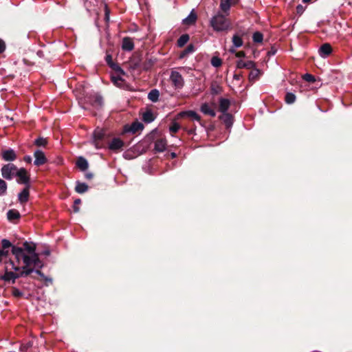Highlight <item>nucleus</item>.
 Returning <instances> with one entry per match:
<instances>
[{
  "instance_id": "nucleus-41",
  "label": "nucleus",
  "mask_w": 352,
  "mask_h": 352,
  "mask_svg": "<svg viewBox=\"0 0 352 352\" xmlns=\"http://www.w3.org/2000/svg\"><path fill=\"white\" fill-rule=\"evenodd\" d=\"M47 143V140L43 138H38L34 142L35 145L37 146H45Z\"/></svg>"
},
{
  "instance_id": "nucleus-45",
  "label": "nucleus",
  "mask_w": 352,
  "mask_h": 352,
  "mask_svg": "<svg viewBox=\"0 0 352 352\" xmlns=\"http://www.w3.org/2000/svg\"><path fill=\"white\" fill-rule=\"evenodd\" d=\"M12 294L16 298H21L23 295V292L16 287L12 288Z\"/></svg>"
},
{
  "instance_id": "nucleus-59",
  "label": "nucleus",
  "mask_w": 352,
  "mask_h": 352,
  "mask_svg": "<svg viewBox=\"0 0 352 352\" xmlns=\"http://www.w3.org/2000/svg\"><path fill=\"white\" fill-rule=\"evenodd\" d=\"M45 254L46 255H49L50 254V251L47 250L45 252Z\"/></svg>"
},
{
  "instance_id": "nucleus-38",
  "label": "nucleus",
  "mask_w": 352,
  "mask_h": 352,
  "mask_svg": "<svg viewBox=\"0 0 352 352\" xmlns=\"http://www.w3.org/2000/svg\"><path fill=\"white\" fill-rule=\"evenodd\" d=\"M32 342H28L26 343L21 344L20 346V351L21 352H28V350L32 348Z\"/></svg>"
},
{
  "instance_id": "nucleus-3",
  "label": "nucleus",
  "mask_w": 352,
  "mask_h": 352,
  "mask_svg": "<svg viewBox=\"0 0 352 352\" xmlns=\"http://www.w3.org/2000/svg\"><path fill=\"white\" fill-rule=\"evenodd\" d=\"M23 262L24 263L23 269L42 268L43 267L38 254H27L25 253Z\"/></svg>"
},
{
  "instance_id": "nucleus-29",
  "label": "nucleus",
  "mask_w": 352,
  "mask_h": 352,
  "mask_svg": "<svg viewBox=\"0 0 352 352\" xmlns=\"http://www.w3.org/2000/svg\"><path fill=\"white\" fill-rule=\"evenodd\" d=\"M88 190V186L85 183L77 182L76 186L75 187V190L78 193H84Z\"/></svg>"
},
{
  "instance_id": "nucleus-10",
  "label": "nucleus",
  "mask_w": 352,
  "mask_h": 352,
  "mask_svg": "<svg viewBox=\"0 0 352 352\" xmlns=\"http://www.w3.org/2000/svg\"><path fill=\"white\" fill-rule=\"evenodd\" d=\"M0 155L2 159L7 162H12L16 159V154L12 148L3 149Z\"/></svg>"
},
{
  "instance_id": "nucleus-11",
  "label": "nucleus",
  "mask_w": 352,
  "mask_h": 352,
  "mask_svg": "<svg viewBox=\"0 0 352 352\" xmlns=\"http://www.w3.org/2000/svg\"><path fill=\"white\" fill-rule=\"evenodd\" d=\"M34 156L35 157L34 164L36 166H42L47 162L45 153L41 150H36L34 153Z\"/></svg>"
},
{
  "instance_id": "nucleus-44",
  "label": "nucleus",
  "mask_w": 352,
  "mask_h": 352,
  "mask_svg": "<svg viewBox=\"0 0 352 352\" xmlns=\"http://www.w3.org/2000/svg\"><path fill=\"white\" fill-rule=\"evenodd\" d=\"M211 64L212 66L218 67L221 65L222 61L219 58L214 56L212 58Z\"/></svg>"
},
{
  "instance_id": "nucleus-57",
  "label": "nucleus",
  "mask_w": 352,
  "mask_h": 352,
  "mask_svg": "<svg viewBox=\"0 0 352 352\" xmlns=\"http://www.w3.org/2000/svg\"><path fill=\"white\" fill-rule=\"evenodd\" d=\"M201 110H202V111H204V110H208V106L205 104L202 105Z\"/></svg>"
},
{
  "instance_id": "nucleus-33",
  "label": "nucleus",
  "mask_w": 352,
  "mask_h": 352,
  "mask_svg": "<svg viewBox=\"0 0 352 352\" xmlns=\"http://www.w3.org/2000/svg\"><path fill=\"white\" fill-rule=\"evenodd\" d=\"M219 102L221 110H227L229 107H230V102L228 99L221 98Z\"/></svg>"
},
{
  "instance_id": "nucleus-7",
  "label": "nucleus",
  "mask_w": 352,
  "mask_h": 352,
  "mask_svg": "<svg viewBox=\"0 0 352 352\" xmlns=\"http://www.w3.org/2000/svg\"><path fill=\"white\" fill-rule=\"evenodd\" d=\"M16 182L19 184H24L25 186H30V175L24 168H17L16 173Z\"/></svg>"
},
{
  "instance_id": "nucleus-60",
  "label": "nucleus",
  "mask_w": 352,
  "mask_h": 352,
  "mask_svg": "<svg viewBox=\"0 0 352 352\" xmlns=\"http://www.w3.org/2000/svg\"><path fill=\"white\" fill-rule=\"evenodd\" d=\"M234 77L236 79H238V80L239 79V75H235Z\"/></svg>"
},
{
  "instance_id": "nucleus-49",
  "label": "nucleus",
  "mask_w": 352,
  "mask_h": 352,
  "mask_svg": "<svg viewBox=\"0 0 352 352\" xmlns=\"http://www.w3.org/2000/svg\"><path fill=\"white\" fill-rule=\"evenodd\" d=\"M303 79L305 80L307 82H315L316 79L314 76L309 74H306L303 76Z\"/></svg>"
},
{
  "instance_id": "nucleus-61",
  "label": "nucleus",
  "mask_w": 352,
  "mask_h": 352,
  "mask_svg": "<svg viewBox=\"0 0 352 352\" xmlns=\"http://www.w3.org/2000/svg\"><path fill=\"white\" fill-rule=\"evenodd\" d=\"M311 0H302L303 2L305 3H307V2H309Z\"/></svg>"
},
{
  "instance_id": "nucleus-58",
  "label": "nucleus",
  "mask_w": 352,
  "mask_h": 352,
  "mask_svg": "<svg viewBox=\"0 0 352 352\" xmlns=\"http://www.w3.org/2000/svg\"><path fill=\"white\" fill-rule=\"evenodd\" d=\"M171 157H172V158H175V157H176V154H175V153H171Z\"/></svg>"
},
{
  "instance_id": "nucleus-46",
  "label": "nucleus",
  "mask_w": 352,
  "mask_h": 352,
  "mask_svg": "<svg viewBox=\"0 0 352 352\" xmlns=\"http://www.w3.org/2000/svg\"><path fill=\"white\" fill-rule=\"evenodd\" d=\"M112 68L118 73V75H125L124 70L118 65H113Z\"/></svg>"
},
{
  "instance_id": "nucleus-35",
  "label": "nucleus",
  "mask_w": 352,
  "mask_h": 352,
  "mask_svg": "<svg viewBox=\"0 0 352 352\" xmlns=\"http://www.w3.org/2000/svg\"><path fill=\"white\" fill-rule=\"evenodd\" d=\"M159 91L156 89L152 90L148 95V98L153 102H156L159 98Z\"/></svg>"
},
{
  "instance_id": "nucleus-18",
  "label": "nucleus",
  "mask_w": 352,
  "mask_h": 352,
  "mask_svg": "<svg viewBox=\"0 0 352 352\" xmlns=\"http://www.w3.org/2000/svg\"><path fill=\"white\" fill-rule=\"evenodd\" d=\"M238 0H221L220 8L221 10L228 14V11L232 5H234L237 3Z\"/></svg>"
},
{
  "instance_id": "nucleus-56",
  "label": "nucleus",
  "mask_w": 352,
  "mask_h": 352,
  "mask_svg": "<svg viewBox=\"0 0 352 352\" xmlns=\"http://www.w3.org/2000/svg\"><path fill=\"white\" fill-rule=\"evenodd\" d=\"M3 253H4V257L6 258L8 256L9 254H10V249H6L3 250Z\"/></svg>"
},
{
  "instance_id": "nucleus-30",
  "label": "nucleus",
  "mask_w": 352,
  "mask_h": 352,
  "mask_svg": "<svg viewBox=\"0 0 352 352\" xmlns=\"http://www.w3.org/2000/svg\"><path fill=\"white\" fill-rule=\"evenodd\" d=\"M14 272H9L8 271V267H6V272L4 275L1 276V279H3L5 281H10V280H14Z\"/></svg>"
},
{
  "instance_id": "nucleus-34",
  "label": "nucleus",
  "mask_w": 352,
  "mask_h": 352,
  "mask_svg": "<svg viewBox=\"0 0 352 352\" xmlns=\"http://www.w3.org/2000/svg\"><path fill=\"white\" fill-rule=\"evenodd\" d=\"M7 188V183L0 178V197L6 194Z\"/></svg>"
},
{
  "instance_id": "nucleus-17",
  "label": "nucleus",
  "mask_w": 352,
  "mask_h": 352,
  "mask_svg": "<svg viewBox=\"0 0 352 352\" xmlns=\"http://www.w3.org/2000/svg\"><path fill=\"white\" fill-rule=\"evenodd\" d=\"M166 148V140L165 138H157L155 140L154 150L155 152H163L165 151Z\"/></svg>"
},
{
  "instance_id": "nucleus-31",
  "label": "nucleus",
  "mask_w": 352,
  "mask_h": 352,
  "mask_svg": "<svg viewBox=\"0 0 352 352\" xmlns=\"http://www.w3.org/2000/svg\"><path fill=\"white\" fill-rule=\"evenodd\" d=\"M189 40V36L188 34L182 35L177 41V45L179 47H183Z\"/></svg>"
},
{
  "instance_id": "nucleus-16",
  "label": "nucleus",
  "mask_w": 352,
  "mask_h": 352,
  "mask_svg": "<svg viewBox=\"0 0 352 352\" xmlns=\"http://www.w3.org/2000/svg\"><path fill=\"white\" fill-rule=\"evenodd\" d=\"M124 145V142L118 138H114L109 144V148L111 151L121 149Z\"/></svg>"
},
{
  "instance_id": "nucleus-50",
  "label": "nucleus",
  "mask_w": 352,
  "mask_h": 352,
  "mask_svg": "<svg viewBox=\"0 0 352 352\" xmlns=\"http://www.w3.org/2000/svg\"><path fill=\"white\" fill-rule=\"evenodd\" d=\"M122 75H118V76H112V80L114 82L115 84H117L118 85H120L121 83L120 82L122 81L121 78Z\"/></svg>"
},
{
  "instance_id": "nucleus-20",
  "label": "nucleus",
  "mask_w": 352,
  "mask_h": 352,
  "mask_svg": "<svg viewBox=\"0 0 352 352\" xmlns=\"http://www.w3.org/2000/svg\"><path fill=\"white\" fill-rule=\"evenodd\" d=\"M332 48L330 44L324 43L319 49V54L322 57H327L331 54Z\"/></svg>"
},
{
  "instance_id": "nucleus-64",
  "label": "nucleus",
  "mask_w": 352,
  "mask_h": 352,
  "mask_svg": "<svg viewBox=\"0 0 352 352\" xmlns=\"http://www.w3.org/2000/svg\"><path fill=\"white\" fill-rule=\"evenodd\" d=\"M188 133H189L190 134H192V133H193V131H192V130H190V131H188Z\"/></svg>"
},
{
  "instance_id": "nucleus-9",
  "label": "nucleus",
  "mask_w": 352,
  "mask_h": 352,
  "mask_svg": "<svg viewBox=\"0 0 352 352\" xmlns=\"http://www.w3.org/2000/svg\"><path fill=\"white\" fill-rule=\"evenodd\" d=\"M144 129V124L138 121L133 122L131 125L125 124L123 127L122 133H131L135 134L139 131H142Z\"/></svg>"
},
{
  "instance_id": "nucleus-15",
  "label": "nucleus",
  "mask_w": 352,
  "mask_h": 352,
  "mask_svg": "<svg viewBox=\"0 0 352 352\" xmlns=\"http://www.w3.org/2000/svg\"><path fill=\"white\" fill-rule=\"evenodd\" d=\"M30 186H25L21 192L18 195V199L21 204H26L30 197Z\"/></svg>"
},
{
  "instance_id": "nucleus-5",
  "label": "nucleus",
  "mask_w": 352,
  "mask_h": 352,
  "mask_svg": "<svg viewBox=\"0 0 352 352\" xmlns=\"http://www.w3.org/2000/svg\"><path fill=\"white\" fill-rule=\"evenodd\" d=\"M8 263L11 266V269L15 271L12 283H14L16 278L19 277H26L34 272V269H23V267H20L19 266L16 265L14 262L11 259L9 260Z\"/></svg>"
},
{
  "instance_id": "nucleus-13",
  "label": "nucleus",
  "mask_w": 352,
  "mask_h": 352,
  "mask_svg": "<svg viewBox=\"0 0 352 352\" xmlns=\"http://www.w3.org/2000/svg\"><path fill=\"white\" fill-rule=\"evenodd\" d=\"M170 80L174 85L181 88L184 85V79L182 75L177 72H173L170 75Z\"/></svg>"
},
{
  "instance_id": "nucleus-39",
  "label": "nucleus",
  "mask_w": 352,
  "mask_h": 352,
  "mask_svg": "<svg viewBox=\"0 0 352 352\" xmlns=\"http://www.w3.org/2000/svg\"><path fill=\"white\" fill-rule=\"evenodd\" d=\"M158 135L157 129L153 130L148 135L146 136V139L148 141H154Z\"/></svg>"
},
{
  "instance_id": "nucleus-55",
  "label": "nucleus",
  "mask_w": 352,
  "mask_h": 352,
  "mask_svg": "<svg viewBox=\"0 0 352 352\" xmlns=\"http://www.w3.org/2000/svg\"><path fill=\"white\" fill-rule=\"evenodd\" d=\"M236 56L237 57H244L245 56V52L243 51H240L236 53Z\"/></svg>"
},
{
  "instance_id": "nucleus-8",
  "label": "nucleus",
  "mask_w": 352,
  "mask_h": 352,
  "mask_svg": "<svg viewBox=\"0 0 352 352\" xmlns=\"http://www.w3.org/2000/svg\"><path fill=\"white\" fill-rule=\"evenodd\" d=\"M221 114L218 116L219 120L225 125L227 129H230L232 126L234 118L228 111H219Z\"/></svg>"
},
{
  "instance_id": "nucleus-48",
  "label": "nucleus",
  "mask_w": 352,
  "mask_h": 352,
  "mask_svg": "<svg viewBox=\"0 0 352 352\" xmlns=\"http://www.w3.org/2000/svg\"><path fill=\"white\" fill-rule=\"evenodd\" d=\"M81 200L80 199H76L74 202V206L73 210L74 212H78L80 210V208L78 207V205L80 204Z\"/></svg>"
},
{
  "instance_id": "nucleus-62",
  "label": "nucleus",
  "mask_w": 352,
  "mask_h": 352,
  "mask_svg": "<svg viewBox=\"0 0 352 352\" xmlns=\"http://www.w3.org/2000/svg\"><path fill=\"white\" fill-rule=\"evenodd\" d=\"M301 8H302V6H298L297 7V9L299 10H301Z\"/></svg>"
},
{
  "instance_id": "nucleus-52",
  "label": "nucleus",
  "mask_w": 352,
  "mask_h": 352,
  "mask_svg": "<svg viewBox=\"0 0 352 352\" xmlns=\"http://www.w3.org/2000/svg\"><path fill=\"white\" fill-rule=\"evenodd\" d=\"M205 114L210 116L212 118L216 116V111H203Z\"/></svg>"
},
{
  "instance_id": "nucleus-24",
  "label": "nucleus",
  "mask_w": 352,
  "mask_h": 352,
  "mask_svg": "<svg viewBox=\"0 0 352 352\" xmlns=\"http://www.w3.org/2000/svg\"><path fill=\"white\" fill-rule=\"evenodd\" d=\"M76 166L82 171L86 170L89 167L87 160L83 157H79L76 161Z\"/></svg>"
},
{
  "instance_id": "nucleus-1",
  "label": "nucleus",
  "mask_w": 352,
  "mask_h": 352,
  "mask_svg": "<svg viewBox=\"0 0 352 352\" xmlns=\"http://www.w3.org/2000/svg\"><path fill=\"white\" fill-rule=\"evenodd\" d=\"M109 135L104 129L97 127L92 133L91 144L96 148H104L109 143Z\"/></svg>"
},
{
  "instance_id": "nucleus-26",
  "label": "nucleus",
  "mask_w": 352,
  "mask_h": 352,
  "mask_svg": "<svg viewBox=\"0 0 352 352\" xmlns=\"http://www.w3.org/2000/svg\"><path fill=\"white\" fill-rule=\"evenodd\" d=\"M7 217L10 221H14L19 219L21 217V214L17 210L11 209L8 211Z\"/></svg>"
},
{
  "instance_id": "nucleus-2",
  "label": "nucleus",
  "mask_w": 352,
  "mask_h": 352,
  "mask_svg": "<svg viewBox=\"0 0 352 352\" xmlns=\"http://www.w3.org/2000/svg\"><path fill=\"white\" fill-rule=\"evenodd\" d=\"M210 25L215 31H226L231 27V23L225 15L222 14H217L214 16L210 20Z\"/></svg>"
},
{
  "instance_id": "nucleus-12",
  "label": "nucleus",
  "mask_w": 352,
  "mask_h": 352,
  "mask_svg": "<svg viewBox=\"0 0 352 352\" xmlns=\"http://www.w3.org/2000/svg\"><path fill=\"white\" fill-rule=\"evenodd\" d=\"M179 116H184V120L188 118L192 120H196L199 122L201 125H203L201 117L196 111H180Z\"/></svg>"
},
{
  "instance_id": "nucleus-25",
  "label": "nucleus",
  "mask_w": 352,
  "mask_h": 352,
  "mask_svg": "<svg viewBox=\"0 0 352 352\" xmlns=\"http://www.w3.org/2000/svg\"><path fill=\"white\" fill-rule=\"evenodd\" d=\"M157 117V114L154 113L153 111H144L142 114V120L146 123H151Z\"/></svg>"
},
{
  "instance_id": "nucleus-4",
  "label": "nucleus",
  "mask_w": 352,
  "mask_h": 352,
  "mask_svg": "<svg viewBox=\"0 0 352 352\" xmlns=\"http://www.w3.org/2000/svg\"><path fill=\"white\" fill-rule=\"evenodd\" d=\"M184 116H179V113L177 114L173 119H171L168 129L172 136H174V135L177 133L182 128H183L184 130H186V129L184 126Z\"/></svg>"
},
{
  "instance_id": "nucleus-40",
  "label": "nucleus",
  "mask_w": 352,
  "mask_h": 352,
  "mask_svg": "<svg viewBox=\"0 0 352 352\" xmlns=\"http://www.w3.org/2000/svg\"><path fill=\"white\" fill-rule=\"evenodd\" d=\"M41 268H38L37 270H34V272L38 274L40 277H41V280H44L45 281H50V282H52V278H50L48 277H47L41 270H40Z\"/></svg>"
},
{
  "instance_id": "nucleus-54",
  "label": "nucleus",
  "mask_w": 352,
  "mask_h": 352,
  "mask_svg": "<svg viewBox=\"0 0 352 352\" xmlns=\"http://www.w3.org/2000/svg\"><path fill=\"white\" fill-rule=\"evenodd\" d=\"M94 177V175L91 173H87L85 174V178L87 179H91Z\"/></svg>"
},
{
  "instance_id": "nucleus-63",
  "label": "nucleus",
  "mask_w": 352,
  "mask_h": 352,
  "mask_svg": "<svg viewBox=\"0 0 352 352\" xmlns=\"http://www.w3.org/2000/svg\"><path fill=\"white\" fill-rule=\"evenodd\" d=\"M301 8H302V6H298L297 7V9L299 10H301Z\"/></svg>"
},
{
  "instance_id": "nucleus-36",
  "label": "nucleus",
  "mask_w": 352,
  "mask_h": 352,
  "mask_svg": "<svg viewBox=\"0 0 352 352\" xmlns=\"http://www.w3.org/2000/svg\"><path fill=\"white\" fill-rule=\"evenodd\" d=\"M192 52H194V46L193 45L190 44L189 45L187 48L184 50L179 55V58H183L184 57H185L186 55H188V54L190 53H192Z\"/></svg>"
},
{
  "instance_id": "nucleus-37",
  "label": "nucleus",
  "mask_w": 352,
  "mask_h": 352,
  "mask_svg": "<svg viewBox=\"0 0 352 352\" xmlns=\"http://www.w3.org/2000/svg\"><path fill=\"white\" fill-rule=\"evenodd\" d=\"M232 43L234 47H239L243 45V41L238 35H234L232 37Z\"/></svg>"
},
{
  "instance_id": "nucleus-51",
  "label": "nucleus",
  "mask_w": 352,
  "mask_h": 352,
  "mask_svg": "<svg viewBox=\"0 0 352 352\" xmlns=\"http://www.w3.org/2000/svg\"><path fill=\"white\" fill-rule=\"evenodd\" d=\"M6 49V43L5 42L0 38V54L4 52Z\"/></svg>"
},
{
  "instance_id": "nucleus-22",
  "label": "nucleus",
  "mask_w": 352,
  "mask_h": 352,
  "mask_svg": "<svg viewBox=\"0 0 352 352\" xmlns=\"http://www.w3.org/2000/svg\"><path fill=\"white\" fill-rule=\"evenodd\" d=\"M197 14L192 10L190 14L183 20V23L186 25H193L197 21Z\"/></svg>"
},
{
  "instance_id": "nucleus-47",
  "label": "nucleus",
  "mask_w": 352,
  "mask_h": 352,
  "mask_svg": "<svg viewBox=\"0 0 352 352\" xmlns=\"http://www.w3.org/2000/svg\"><path fill=\"white\" fill-rule=\"evenodd\" d=\"M94 102L96 104V107L102 106V104L103 103L102 98L99 96H96Z\"/></svg>"
},
{
  "instance_id": "nucleus-53",
  "label": "nucleus",
  "mask_w": 352,
  "mask_h": 352,
  "mask_svg": "<svg viewBox=\"0 0 352 352\" xmlns=\"http://www.w3.org/2000/svg\"><path fill=\"white\" fill-rule=\"evenodd\" d=\"M23 160L27 163H31V162H32V157L30 156H29V155L25 156Z\"/></svg>"
},
{
  "instance_id": "nucleus-43",
  "label": "nucleus",
  "mask_w": 352,
  "mask_h": 352,
  "mask_svg": "<svg viewBox=\"0 0 352 352\" xmlns=\"http://www.w3.org/2000/svg\"><path fill=\"white\" fill-rule=\"evenodd\" d=\"M252 38L255 43H261L263 41V34L258 32H255Z\"/></svg>"
},
{
  "instance_id": "nucleus-28",
  "label": "nucleus",
  "mask_w": 352,
  "mask_h": 352,
  "mask_svg": "<svg viewBox=\"0 0 352 352\" xmlns=\"http://www.w3.org/2000/svg\"><path fill=\"white\" fill-rule=\"evenodd\" d=\"M261 75V72L258 69L255 68H252V71L250 72L249 74V80L250 81H254L257 80L260 76Z\"/></svg>"
},
{
  "instance_id": "nucleus-32",
  "label": "nucleus",
  "mask_w": 352,
  "mask_h": 352,
  "mask_svg": "<svg viewBox=\"0 0 352 352\" xmlns=\"http://www.w3.org/2000/svg\"><path fill=\"white\" fill-rule=\"evenodd\" d=\"M296 96L293 93L287 92L285 97V100L287 104H292L296 100Z\"/></svg>"
},
{
  "instance_id": "nucleus-21",
  "label": "nucleus",
  "mask_w": 352,
  "mask_h": 352,
  "mask_svg": "<svg viewBox=\"0 0 352 352\" xmlns=\"http://www.w3.org/2000/svg\"><path fill=\"white\" fill-rule=\"evenodd\" d=\"M122 47L124 50L131 51L134 47L133 40L129 37L124 38L122 41Z\"/></svg>"
},
{
  "instance_id": "nucleus-23",
  "label": "nucleus",
  "mask_w": 352,
  "mask_h": 352,
  "mask_svg": "<svg viewBox=\"0 0 352 352\" xmlns=\"http://www.w3.org/2000/svg\"><path fill=\"white\" fill-rule=\"evenodd\" d=\"M14 245L11 243V242L6 239H3L1 240V248L0 249V256L2 258V259L4 257V253L3 250L6 249H12V247Z\"/></svg>"
},
{
  "instance_id": "nucleus-14",
  "label": "nucleus",
  "mask_w": 352,
  "mask_h": 352,
  "mask_svg": "<svg viewBox=\"0 0 352 352\" xmlns=\"http://www.w3.org/2000/svg\"><path fill=\"white\" fill-rule=\"evenodd\" d=\"M11 252L16 260V265L19 266L21 263V260L23 259V256L25 254L23 248L14 245L11 250Z\"/></svg>"
},
{
  "instance_id": "nucleus-19",
  "label": "nucleus",
  "mask_w": 352,
  "mask_h": 352,
  "mask_svg": "<svg viewBox=\"0 0 352 352\" xmlns=\"http://www.w3.org/2000/svg\"><path fill=\"white\" fill-rule=\"evenodd\" d=\"M24 250V252H26L27 254H37L36 252V245L33 242H28L25 241L23 243V247H21Z\"/></svg>"
},
{
  "instance_id": "nucleus-42",
  "label": "nucleus",
  "mask_w": 352,
  "mask_h": 352,
  "mask_svg": "<svg viewBox=\"0 0 352 352\" xmlns=\"http://www.w3.org/2000/svg\"><path fill=\"white\" fill-rule=\"evenodd\" d=\"M79 87V88L76 89L75 93L78 98H82L85 95V91L84 90V87L82 85H80Z\"/></svg>"
},
{
  "instance_id": "nucleus-6",
  "label": "nucleus",
  "mask_w": 352,
  "mask_h": 352,
  "mask_svg": "<svg viewBox=\"0 0 352 352\" xmlns=\"http://www.w3.org/2000/svg\"><path fill=\"white\" fill-rule=\"evenodd\" d=\"M16 171L17 167L11 163L5 164L1 168L2 177L7 180L12 179L16 176Z\"/></svg>"
},
{
  "instance_id": "nucleus-27",
  "label": "nucleus",
  "mask_w": 352,
  "mask_h": 352,
  "mask_svg": "<svg viewBox=\"0 0 352 352\" xmlns=\"http://www.w3.org/2000/svg\"><path fill=\"white\" fill-rule=\"evenodd\" d=\"M236 67L239 69L241 68H247V69H252L255 67V63L253 61H248L244 62L243 60H239L236 63Z\"/></svg>"
}]
</instances>
